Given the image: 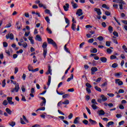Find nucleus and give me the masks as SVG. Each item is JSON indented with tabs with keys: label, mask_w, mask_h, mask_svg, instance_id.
Masks as SVG:
<instances>
[{
	"label": "nucleus",
	"mask_w": 127,
	"mask_h": 127,
	"mask_svg": "<svg viewBox=\"0 0 127 127\" xmlns=\"http://www.w3.org/2000/svg\"><path fill=\"white\" fill-rule=\"evenodd\" d=\"M91 53H97L98 52V50L96 48H94L92 51H90Z\"/></svg>",
	"instance_id": "obj_40"
},
{
	"label": "nucleus",
	"mask_w": 127,
	"mask_h": 127,
	"mask_svg": "<svg viewBox=\"0 0 127 127\" xmlns=\"http://www.w3.org/2000/svg\"><path fill=\"white\" fill-rule=\"evenodd\" d=\"M97 113H98L99 116H104V115H105V114H106L105 113V111H104V110H103L98 111Z\"/></svg>",
	"instance_id": "obj_14"
},
{
	"label": "nucleus",
	"mask_w": 127,
	"mask_h": 127,
	"mask_svg": "<svg viewBox=\"0 0 127 127\" xmlns=\"http://www.w3.org/2000/svg\"><path fill=\"white\" fill-rule=\"evenodd\" d=\"M45 12H46V13H47L48 14L52 16V14L51 13V12H50V10L46 9Z\"/></svg>",
	"instance_id": "obj_34"
},
{
	"label": "nucleus",
	"mask_w": 127,
	"mask_h": 127,
	"mask_svg": "<svg viewBox=\"0 0 127 127\" xmlns=\"http://www.w3.org/2000/svg\"><path fill=\"white\" fill-rule=\"evenodd\" d=\"M9 125L10 126V127H13L14 126H15V123L13 121H11L9 122Z\"/></svg>",
	"instance_id": "obj_24"
},
{
	"label": "nucleus",
	"mask_w": 127,
	"mask_h": 127,
	"mask_svg": "<svg viewBox=\"0 0 127 127\" xmlns=\"http://www.w3.org/2000/svg\"><path fill=\"white\" fill-rule=\"evenodd\" d=\"M102 6L103 8H106V9H110V7L107 6V4H102Z\"/></svg>",
	"instance_id": "obj_33"
},
{
	"label": "nucleus",
	"mask_w": 127,
	"mask_h": 127,
	"mask_svg": "<svg viewBox=\"0 0 127 127\" xmlns=\"http://www.w3.org/2000/svg\"><path fill=\"white\" fill-rule=\"evenodd\" d=\"M23 119L26 123H29L28 120L26 119V117H25V116L23 115Z\"/></svg>",
	"instance_id": "obj_58"
},
{
	"label": "nucleus",
	"mask_w": 127,
	"mask_h": 127,
	"mask_svg": "<svg viewBox=\"0 0 127 127\" xmlns=\"http://www.w3.org/2000/svg\"><path fill=\"white\" fill-rule=\"evenodd\" d=\"M114 124H115V123H114V122L113 121L109 122V123H108L107 125H106V127H110V126H113Z\"/></svg>",
	"instance_id": "obj_25"
},
{
	"label": "nucleus",
	"mask_w": 127,
	"mask_h": 127,
	"mask_svg": "<svg viewBox=\"0 0 127 127\" xmlns=\"http://www.w3.org/2000/svg\"><path fill=\"white\" fill-rule=\"evenodd\" d=\"M113 27H112V26H109V27H108V30L110 33H112L113 32Z\"/></svg>",
	"instance_id": "obj_31"
},
{
	"label": "nucleus",
	"mask_w": 127,
	"mask_h": 127,
	"mask_svg": "<svg viewBox=\"0 0 127 127\" xmlns=\"http://www.w3.org/2000/svg\"><path fill=\"white\" fill-rule=\"evenodd\" d=\"M47 41L49 44H51L52 45H53V46L55 47L56 49H57V48H58V47L57 46V44H56V43L54 42V40H53V39L48 38Z\"/></svg>",
	"instance_id": "obj_2"
},
{
	"label": "nucleus",
	"mask_w": 127,
	"mask_h": 127,
	"mask_svg": "<svg viewBox=\"0 0 127 127\" xmlns=\"http://www.w3.org/2000/svg\"><path fill=\"white\" fill-rule=\"evenodd\" d=\"M97 39H98L99 41H103V40H104V37L102 36H99L97 38Z\"/></svg>",
	"instance_id": "obj_53"
},
{
	"label": "nucleus",
	"mask_w": 127,
	"mask_h": 127,
	"mask_svg": "<svg viewBox=\"0 0 127 127\" xmlns=\"http://www.w3.org/2000/svg\"><path fill=\"white\" fill-rule=\"evenodd\" d=\"M69 3H65V5H64V9L65 11H68L69 10Z\"/></svg>",
	"instance_id": "obj_10"
},
{
	"label": "nucleus",
	"mask_w": 127,
	"mask_h": 127,
	"mask_svg": "<svg viewBox=\"0 0 127 127\" xmlns=\"http://www.w3.org/2000/svg\"><path fill=\"white\" fill-rule=\"evenodd\" d=\"M73 78H74V75H73V74H71V77L68 78L66 81L67 82H70V81H71V80H72V79Z\"/></svg>",
	"instance_id": "obj_26"
},
{
	"label": "nucleus",
	"mask_w": 127,
	"mask_h": 127,
	"mask_svg": "<svg viewBox=\"0 0 127 127\" xmlns=\"http://www.w3.org/2000/svg\"><path fill=\"white\" fill-rule=\"evenodd\" d=\"M50 83H51V76L49 75L48 76V83H47L48 86H50Z\"/></svg>",
	"instance_id": "obj_23"
},
{
	"label": "nucleus",
	"mask_w": 127,
	"mask_h": 127,
	"mask_svg": "<svg viewBox=\"0 0 127 127\" xmlns=\"http://www.w3.org/2000/svg\"><path fill=\"white\" fill-rule=\"evenodd\" d=\"M89 123H90L91 125L94 126L95 125H97V122L95 120H93L91 119L89 120Z\"/></svg>",
	"instance_id": "obj_13"
},
{
	"label": "nucleus",
	"mask_w": 127,
	"mask_h": 127,
	"mask_svg": "<svg viewBox=\"0 0 127 127\" xmlns=\"http://www.w3.org/2000/svg\"><path fill=\"white\" fill-rule=\"evenodd\" d=\"M97 104H92L91 107L93 110H97Z\"/></svg>",
	"instance_id": "obj_50"
},
{
	"label": "nucleus",
	"mask_w": 127,
	"mask_h": 127,
	"mask_svg": "<svg viewBox=\"0 0 127 127\" xmlns=\"http://www.w3.org/2000/svg\"><path fill=\"white\" fill-rule=\"evenodd\" d=\"M38 111H45V107H40V108L38 109L36 112H38Z\"/></svg>",
	"instance_id": "obj_39"
},
{
	"label": "nucleus",
	"mask_w": 127,
	"mask_h": 127,
	"mask_svg": "<svg viewBox=\"0 0 127 127\" xmlns=\"http://www.w3.org/2000/svg\"><path fill=\"white\" fill-rule=\"evenodd\" d=\"M69 104V100L68 99H65V101L63 102V105H68Z\"/></svg>",
	"instance_id": "obj_37"
},
{
	"label": "nucleus",
	"mask_w": 127,
	"mask_h": 127,
	"mask_svg": "<svg viewBox=\"0 0 127 127\" xmlns=\"http://www.w3.org/2000/svg\"><path fill=\"white\" fill-rule=\"evenodd\" d=\"M65 19V21L66 22V23L67 24H70V21L69 20V19L66 17H64Z\"/></svg>",
	"instance_id": "obj_59"
},
{
	"label": "nucleus",
	"mask_w": 127,
	"mask_h": 127,
	"mask_svg": "<svg viewBox=\"0 0 127 127\" xmlns=\"http://www.w3.org/2000/svg\"><path fill=\"white\" fill-rule=\"evenodd\" d=\"M106 45L108 46V47H110L111 46V42L110 41H106Z\"/></svg>",
	"instance_id": "obj_49"
},
{
	"label": "nucleus",
	"mask_w": 127,
	"mask_h": 127,
	"mask_svg": "<svg viewBox=\"0 0 127 127\" xmlns=\"http://www.w3.org/2000/svg\"><path fill=\"white\" fill-rule=\"evenodd\" d=\"M116 84H118L119 86H123L124 83L122 81H120V79H116L115 80Z\"/></svg>",
	"instance_id": "obj_8"
},
{
	"label": "nucleus",
	"mask_w": 127,
	"mask_h": 127,
	"mask_svg": "<svg viewBox=\"0 0 127 127\" xmlns=\"http://www.w3.org/2000/svg\"><path fill=\"white\" fill-rule=\"evenodd\" d=\"M101 80H102V77H99L96 80L94 79V81H95V82L97 83H100V82H101Z\"/></svg>",
	"instance_id": "obj_44"
},
{
	"label": "nucleus",
	"mask_w": 127,
	"mask_h": 127,
	"mask_svg": "<svg viewBox=\"0 0 127 127\" xmlns=\"http://www.w3.org/2000/svg\"><path fill=\"white\" fill-rule=\"evenodd\" d=\"M107 52L109 54H111V53L113 52V51L112 50V49H111L110 48H108V49H107Z\"/></svg>",
	"instance_id": "obj_52"
},
{
	"label": "nucleus",
	"mask_w": 127,
	"mask_h": 127,
	"mask_svg": "<svg viewBox=\"0 0 127 127\" xmlns=\"http://www.w3.org/2000/svg\"><path fill=\"white\" fill-rule=\"evenodd\" d=\"M5 111L8 115H11V113H12V111H11V110H10L8 108H6Z\"/></svg>",
	"instance_id": "obj_22"
},
{
	"label": "nucleus",
	"mask_w": 127,
	"mask_h": 127,
	"mask_svg": "<svg viewBox=\"0 0 127 127\" xmlns=\"http://www.w3.org/2000/svg\"><path fill=\"white\" fill-rule=\"evenodd\" d=\"M94 89L96 90V91H98V92H102V89L101 88L98 87L97 86L94 87Z\"/></svg>",
	"instance_id": "obj_30"
},
{
	"label": "nucleus",
	"mask_w": 127,
	"mask_h": 127,
	"mask_svg": "<svg viewBox=\"0 0 127 127\" xmlns=\"http://www.w3.org/2000/svg\"><path fill=\"white\" fill-rule=\"evenodd\" d=\"M36 40H38V41H40V42L42 41V39L41 38V37H40V36H39V35H37L36 36Z\"/></svg>",
	"instance_id": "obj_21"
},
{
	"label": "nucleus",
	"mask_w": 127,
	"mask_h": 127,
	"mask_svg": "<svg viewBox=\"0 0 127 127\" xmlns=\"http://www.w3.org/2000/svg\"><path fill=\"white\" fill-rule=\"evenodd\" d=\"M22 46L24 48H26L27 47V43L24 42L23 44H22Z\"/></svg>",
	"instance_id": "obj_55"
},
{
	"label": "nucleus",
	"mask_w": 127,
	"mask_h": 127,
	"mask_svg": "<svg viewBox=\"0 0 127 127\" xmlns=\"http://www.w3.org/2000/svg\"><path fill=\"white\" fill-rule=\"evenodd\" d=\"M111 60H114V59H117V56L115 55H112L110 56Z\"/></svg>",
	"instance_id": "obj_45"
},
{
	"label": "nucleus",
	"mask_w": 127,
	"mask_h": 127,
	"mask_svg": "<svg viewBox=\"0 0 127 127\" xmlns=\"http://www.w3.org/2000/svg\"><path fill=\"white\" fill-rule=\"evenodd\" d=\"M16 26L17 28V29H20V28H21V25L20 26H18V22H16Z\"/></svg>",
	"instance_id": "obj_57"
},
{
	"label": "nucleus",
	"mask_w": 127,
	"mask_h": 127,
	"mask_svg": "<svg viewBox=\"0 0 127 127\" xmlns=\"http://www.w3.org/2000/svg\"><path fill=\"white\" fill-rule=\"evenodd\" d=\"M85 86L86 87H87V88H91L92 87V85L91 84H90V83H86L85 84Z\"/></svg>",
	"instance_id": "obj_60"
},
{
	"label": "nucleus",
	"mask_w": 127,
	"mask_h": 127,
	"mask_svg": "<svg viewBox=\"0 0 127 127\" xmlns=\"http://www.w3.org/2000/svg\"><path fill=\"white\" fill-rule=\"evenodd\" d=\"M64 49L66 51V52H67V53H70V51H69V49L67 48V44L64 45Z\"/></svg>",
	"instance_id": "obj_28"
},
{
	"label": "nucleus",
	"mask_w": 127,
	"mask_h": 127,
	"mask_svg": "<svg viewBox=\"0 0 127 127\" xmlns=\"http://www.w3.org/2000/svg\"><path fill=\"white\" fill-rule=\"evenodd\" d=\"M23 50L22 49H20V50L17 51L16 52V53L17 54H19V53H20L21 54L22 53H23Z\"/></svg>",
	"instance_id": "obj_62"
},
{
	"label": "nucleus",
	"mask_w": 127,
	"mask_h": 127,
	"mask_svg": "<svg viewBox=\"0 0 127 127\" xmlns=\"http://www.w3.org/2000/svg\"><path fill=\"white\" fill-rule=\"evenodd\" d=\"M14 38V37L13 36V34H12V33L8 34L7 35H6V39H9L11 40H12Z\"/></svg>",
	"instance_id": "obj_6"
},
{
	"label": "nucleus",
	"mask_w": 127,
	"mask_h": 127,
	"mask_svg": "<svg viewBox=\"0 0 127 127\" xmlns=\"http://www.w3.org/2000/svg\"><path fill=\"white\" fill-rule=\"evenodd\" d=\"M83 124H84V125H85L86 126H87V125H88V124H89V121H88V120H84L82 121Z\"/></svg>",
	"instance_id": "obj_43"
},
{
	"label": "nucleus",
	"mask_w": 127,
	"mask_h": 127,
	"mask_svg": "<svg viewBox=\"0 0 127 127\" xmlns=\"http://www.w3.org/2000/svg\"><path fill=\"white\" fill-rule=\"evenodd\" d=\"M118 64L117 63H114L112 64V68H117L118 67Z\"/></svg>",
	"instance_id": "obj_46"
},
{
	"label": "nucleus",
	"mask_w": 127,
	"mask_h": 127,
	"mask_svg": "<svg viewBox=\"0 0 127 127\" xmlns=\"http://www.w3.org/2000/svg\"><path fill=\"white\" fill-rule=\"evenodd\" d=\"M120 3L119 8L120 9H121V10L124 9L123 4H127V3H126V2H125V1H124V3Z\"/></svg>",
	"instance_id": "obj_16"
},
{
	"label": "nucleus",
	"mask_w": 127,
	"mask_h": 127,
	"mask_svg": "<svg viewBox=\"0 0 127 127\" xmlns=\"http://www.w3.org/2000/svg\"><path fill=\"white\" fill-rule=\"evenodd\" d=\"M45 19L47 21V23H50V19H49V17L46 16L45 18Z\"/></svg>",
	"instance_id": "obj_41"
},
{
	"label": "nucleus",
	"mask_w": 127,
	"mask_h": 127,
	"mask_svg": "<svg viewBox=\"0 0 127 127\" xmlns=\"http://www.w3.org/2000/svg\"><path fill=\"white\" fill-rule=\"evenodd\" d=\"M123 75V73L122 72L119 73H115V77H117V78H120L121 77V75Z\"/></svg>",
	"instance_id": "obj_27"
},
{
	"label": "nucleus",
	"mask_w": 127,
	"mask_h": 127,
	"mask_svg": "<svg viewBox=\"0 0 127 127\" xmlns=\"http://www.w3.org/2000/svg\"><path fill=\"white\" fill-rule=\"evenodd\" d=\"M91 75H94L97 71H98V68L96 66H93L91 68Z\"/></svg>",
	"instance_id": "obj_5"
},
{
	"label": "nucleus",
	"mask_w": 127,
	"mask_h": 127,
	"mask_svg": "<svg viewBox=\"0 0 127 127\" xmlns=\"http://www.w3.org/2000/svg\"><path fill=\"white\" fill-rule=\"evenodd\" d=\"M5 85H6V83H5V79H3L2 81V87L4 88L5 87Z\"/></svg>",
	"instance_id": "obj_38"
},
{
	"label": "nucleus",
	"mask_w": 127,
	"mask_h": 127,
	"mask_svg": "<svg viewBox=\"0 0 127 127\" xmlns=\"http://www.w3.org/2000/svg\"><path fill=\"white\" fill-rule=\"evenodd\" d=\"M71 29H72L73 31H75V30H76V24L72 23L71 25Z\"/></svg>",
	"instance_id": "obj_32"
},
{
	"label": "nucleus",
	"mask_w": 127,
	"mask_h": 127,
	"mask_svg": "<svg viewBox=\"0 0 127 127\" xmlns=\"http://www.w3.org/2000/svg\"><path fill=\"white\" fill-rule=\"evenodd\" d=\"M47 31H48L49 34H52V31H51V29H50L48 27L47 28Z\"/></svg>",
	"instance_id": "obj_42"
},
{
	"label": "nucleus",
	"mask_w": 127,
	"mask_h": 127,
	"mask_svg": "<svg viewBox=\"0 0 127 127\" xmlns=\"http://www.w3.org/2000/svg\"><path fill=\"white\" fill-rule=\"evenodd\" d=\"M94 10L97 12L98 15H101V14H102L101 9L98 8H95Z\"/></svg>",
	"instance_id": "obj_11"
},
{
	"label": "nucleus",
	"mask_w": 127,
	"mask_h": 127,
	"mask_svg": "<svg viewBox=\"0 0 127 127\" xmlns=\"http://www.w3.org/2000/svg\"><path fill=\"white\" fill-rule=\"evenodd\" d=\"M118 93H119V94H124V93H125V91L124 89H120L119 90Z\"/></svg>",
	"instance_id": "obj_47"
},
{
	"label": "nucleus",
	"mask_w": 127,
	"mask_h": 127,
	"mask_svg": "<svg viewBox=\"0 0 127 127\" xmlns=\"http://www.w3.org/2000/svg\"><path fill=\"white\" fill-rule=\"evenodd\" d=\"M47 43L45 42L43 43L42 48L44 49L43 50V56L44 58H46V55L47 54Z\"/></svg>",
	"instance_id": "obj_1"
},
{
	"label": "nucleus",
	"mask_w": 127,
	"mask_h": 127,
	"mask_svg": "<svg viewBox=\"0 0 127 127\" xmlns=\"http://www.w3.org/2000/svg\"><path fill=\"white\" fill-rule=\"evenodd\" d=\"M102 26L103 27L106 28L107 27V24H106V22H103L101 23Z\"/></svg>",
	"instance_id": "obj_61"
},
{
	"label": "nucleus",
	"mask_w": 127,
	"mask_h": 127,
	"mask_svg": "<svg viewBox=\"0 0 127 127\" xmlns=\"http://www.w3.org/2000/svg\"><path fill=\"white\" fill-rule=\"evenodd\" d=\"M71 4L73 8H74V9L78 7V5L77 4V3H75V1H74V0H72L71 1Z\"/></svg>",
	"instance_id": "obj_12"
},
{
	"label": "nucleus",
	"mask_w": 127,
	"mask_h": 127,
	"mask_svg": "<svg viewBox=\"0 0 127 127\" xmlns=\"http://www.w3.org/2000/svg\"><path fill=\"white\" fill-rule=\"evenodd\" d=\"M14 89H15V92L16 93H17V92H18V91H19V84H18V83H17L15 85Z\"/></svg>",
	"instance_id": "obj_19"
},
{
	"label": "nucleus",
	"mask_w": 127,
	"mask_h": 127,
	"mask_svg": "<svg viewBox=\"0 0 127 127\" xmlns=\"http://www.w3.org/2000/svg\"><path fill=\"white\" fill-rule=\"evenodd\" d=\"M46 75H52V69H51V65L50 64H48V70L46 73Z\"/></svg>",
	"instance_id": "obj_3"
},
{
	"label": "nucleus",
	"mask_w": 127,
	"mask_h": 127,
	"mask_svg": "<svg viewBox=\"0 0 127 127\" xmlns=\"http://www.w3.org/2000/svg\"><path fill=\"white\" fill-rule=\"evenodd\" d=\"M20 123L21 124V125H25V122L24 121H23V119H22V118H20Z\"/></svg>",
	"instance_id": "obj_63"
},
{
	"label": "nucleus",
	"mask_w": 127,
	"mask_h": 127,
	"mask_svg": "<svg viewBox=\"0 0 127 127\" xmlns=\"http://www.w3.org/2000/svg\"><path fill=\"white\" fill-rule=\"evenodd\" d=\"M107 60L108 59H107L106 57H101L100 58V61L102 63H107Z\"/></svg>",
	"instance_id": "obj_15"
},
{
	"label": "nucleus",
	"mask_w": 127,
	"mask_h": 127,
	"mask_svg": "<svg viewBox=\"0 0 127 127\" xmlns=\"http://www.w3.org/2000/svg\"><path fill=\"white\" fill-rule=\"evenodd\" d=\"M68 118L69 120H71V119H72V118H73V114L70 113L68 117Z\"/></svg>",
	"instance_id": "obj_64"
},
{
	"label": "nucleus",
	"mask_w": 127,
	"mask_h": 127,
	"mask_svg": "<svg viewBox=\"0 0 127 127\" xmlns=\"http://www.w3.org/2000/svg\"><path fill=\"white\" fill-rule=\"evenodd\" d=\"M101 98H102L101 100H102L103 102H106L107 100H108V98L105 96V95L102 94L101 95Z\"/></svg>",
	"instance_id": "obj_20"
},
{
	"label": "nucleus",
	"mask_w": 127,
	"mask_h": 127,
	"mask_svg": "<svg viewBox=\"0 0 127 127\" xmlns=\"http://www.w3.org/2000/svg\"><path fill=\"white\" fill-rule=\"evenodd\" d=\"M2 105L3 106H7V105H8V102H7V101L6 100H5L3 101Z\"/></svg>",
	"instance_id": "obj_36"
},
{
	"label": "nucleus",
	"mask_w": 127,
	"mask_h": 127,
	"mask_svg": "<svg viewBox=\"0 0 127 127\" xmlns=\"http://www.w3.org/2000/svg\"><path fill=\"white\" fill-rule=\"evenodd\" d=\"M3 47H7L8 46V44L6 42H3Z\"/></svg>",
	"instance_id": "obj_51"
},
{
	"label": "nucleus",
	"mask_w": 127,
	"mask_h": 127,
	"mask_svg": "<svg viewBox=\"0 0 127 127\" xmlns=\"http://www.w3.org/2000/svg\"><path fill=\"white\" fill-rule=\"evenodd\" d=\"M41 100H43V101L40 103L41 107H44L45 106V105L46 104V99L44 97H40Z\"/></svg>",
	"instance_id": "obj_4"
},
{
	"label": "nucleus",
	"mask_w": 127,
	"mask_h": 127,
	"mask_svg": "<svg viewBox=\"0 0 127 127\" xmlns=\"http://www.w3.org/2000/svg\"><path fill=\"white\" fill-rule=\"evenodd\" d=\"M80 120V117H76L75 118L74 121L73 122V124H75V125L77 124H79V121H78Z\"/></svg>",
	"instance_id": "obj_17"
},
{
	"label": "nucleus",
	"mask_w": 127,
	"mask_h": 127,
	"mask_svg": "<svg viewBox=\"0 0 127 127\" xmlns=\"http://www.w3.org/2000/svg\"><path fill=\"white\" fill-rule=\"evenodd\" d=\"M92 104H93V105H98V103H97V101H96V99H93L91 100Z\"/></svg>",
	"instance_id": "obj_35"
},
{
	"label": "nucleus",
	"mask_w": 127,
	"mask_h": 127,
	"mask_svg": "<svg viewBox=\"0 0 127 127\" xmlns=\"http://www.w3.org/2000/svg\"><path fill=\"white\" fill-rule=\"evenodd\" d=\"M38 71H39V68H36L34 69H32V70H31V72L34 73V72H37Z\"/></svg>",
	"instance_id": "obj_54"
},
{
	"label": "nucleus",
	"mask_w": 127,
	"mask_h": 127,
	"mask_svg": "<svg viewBox=\"0 0 127 127\" xmlns=\"http://www.w3.org/2000/svg\"><path fill=\"white\" fill-rule=\"evenodd\" d=\"M7 101L9 105H14V102H12V97H8L7 98Z\"/></svg>",
	"instance_id": "obj_7"
},
{
	"label": "nucleus",
	"mask_w": 127,
	"mask_h": 127,
	"mask_svg": "<svg viewBox=\"0 0 127 127\" xmlns=\"http://www.w3.org/2000/svg\"><path fill=\"white\" fill-rule=\"evenodd\" d=\"M76 14L78 15V16H81V15H83V12L81 9H79L76 11Z\"/></svg>",
	"instance_id": "obj_9"
},
{
	"label": "nucleus",
	"mask_w": 127,
	"mask_h": 127,
	"mask_svg": "<svg viewBox=\"0 0 127 127\" xmlns=\"http://www.w3.org/2000/svg\"><path fill=\"white\" fill-rule=\"evenodd\" d=\"M113 2H117V3H125L124 0H113Z\"/></svg>",
	"instance_id": "obj_18"
},
{
	"label": "nucleus",
	"mask_w": 127,
	"mask_h": 127,
	"mask_svg": "<svg viewBox=\"0 0 127 127\" xmlns=\"http://www.w3.org/2000/svg\"><path fill=\"white\" fill-rule=\"evenodd\" d=\"M28 69L29 71L31 72V71H32V69H33V66H32V65H31V64H28Z\"/></svg>",
	"instance_id": "obj_29"
},
{
	"label": "nucleus",
	"mask_w": 127,
	"mask_h": 127,
	"mask_svg": "<svg viewBox=\"0 0 127 127\" xmlns=\"http://www.w3.org/2000/svg\"><path fill=\"white\" fill-rule=\"evenodd\" d=\"M69 94H65L64 95H63V98L64 99H66V98H67V97H69Z\"/></svg>",
	"instance_id": "obj_56"
},
{
	"label": "nucleus",
	"mask_w": 127,
	"mask_h": 127,
	"mask_svg": "<svg viewBox=\"0 0 127 127\" xmlns=\"http://www.w3.org/2000/svg\"><path fill=\"white\" fill-rule=\"evenodd\" d=\"M91 64L92 66H97V62L96 61H93Z\"/></svg>",
	"instance_id": "obj_48"
}]
</instances>
